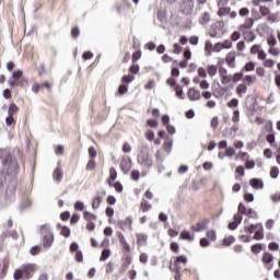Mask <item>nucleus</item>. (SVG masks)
Here are the masks:
<instances>
[{"label":"nucleus","instance_id":"60","mask_svg":"<svg viewBox=\"0 0 280 280\" xmlns=\"http://www.w3.org/2000/svg\"><path fill=\"white\" fill-rule=\"evenodd\" d=\"M176 262L177 264H187V256H185V255L177 256Z\"/></svg>","mask_w":280,"mask_h":280},{"label":"nucleus","instance_id":"58","mask_svg":"<svg viewBox=\"0 0 280 280\" xmlns=\"http://www.w3.org/2000/svg\"><path fill=\"white\" fill-rule=\"evenodd\" d=\"M233 242H235V237L234 236H230L229 238H224L223 240L224 246H231V244H233Z\"/></svg>","mask_w":280,"mask_h":280},{"label":"nucleus","instance_id":"63","mask_svg":"<svg viewBox=\"0 0 280 280\" xmlns=\"http://www.w3.org/2000/svg\"><path fill=\"white\" fill-rule=\"evenodd\" d=\"M232 121L234 124H237V121H240V112H238V109L234 110Z\"/></svg>","mask_w":280,"mask_h":280},{"label":"nucleus","instance_id":"6","mask_svg":"<svg viewBox=\"0 0 280 280\" xmlns=\"http://www.w3.org/2000/svg\"><path fill=\"white\" fill-rule=\"evenodd\" d=\"M80 248V245L77 242L71 243V253H75L74 259L78 261V264H82L84 261V255L82 254V250L78 249Z\"/></svg>","mask_w":280,"mask_h":280},{"label":"nucleus","instance_id":"61","mask_svg":"<svg viewBox=\"0 0 280 280\" xmlns=\"http://www.w3.org/2000/svg\"><path fill=\"white\" fill-rule=\"evenodd\" d=\"M185 60H191V50L189 48H186L183 54Z\"/></svg>","mask_w":280,"mask_h":280},{"label":"nucleus","instance_id":"12","mask_svg":"<svg viewBox=\"0 0 280 280\" xmlns=\"http://www.w3.org/2000/svg\"><path fill=\"white\" fill-rule=\"evenodd\" d=\"M188 98L191 102H196V101L200 100V91H197L196 89L190 88L188 90Z\"/></svg>","mask_w":280,"mask_h":280},{"label":"nucleus","instance_id":"18","mask_svg":"<svg viewBox=\"0 0 280 280\" xmlns=\"http://www.w3.org/2000/svg\"><path fill=\"white\" fill-rule=\"evenodd\" d=\"M259 226H261V223L250 224L249 226H245V233H249L250 235H253V233H255V231H257Z\"/></svg>","mask_w":280,"mask_h":280},{"label":"nucleus","instance_id":"64","mask_svg":"<svg viewBox=\"0 0 280 280\" xmlns=\"http://www.w3.org/2000/svg\"><path fill=\"white\" fill-rule=\"evenodd\" d=\"M140 176H141V173L139 171H132L131 172V178L133 180H139Z\"/></svg>","mask_w":280,"mask_h":280},{"label":"nucleus","instance_id":"51","mask_svg":"<svg viewBox=\"0 0 280 280\" xmlns=\"http://www.w3.org/2000/svg\"><path fill=\"white\" fill-rule=\"evenodd\" d=\"M248 211V208L244 206V203L240 202L238 203V213H242L243 215H246V212Z\"/></svg>","mask_w":280,"mask_h":280},{"label":"nucleus","instance_id":"25","mask_svg":"<svg viewBox=\"0 0 280 280\" xmlns=\"http://www.w3.org/2000/svg\"><path fill=\"white\" fill-rule=\"evenodd\" d=\"M58 229H60V234L63 235V237H69L71 235V230L67 226H61L60 224L57 225Z\"/></svg>","mask_w":280,"mask_h":280},{"label":"nucleus","instance_id":"43","mask_svg":"<svg viewBox=\"0 0 280 280\" xmlns=\"http://www.w3.org/2000/svg\"><path fill=\"white\" fill-rule=\"evenodd\" d=\"M5 125L7 126H16V119H14V116H8L5 118Z\"/></svg>","mask_w":280,"mask_h":280},{"label":"nucleus","instance_id":"9","mask_svg":"<svg viewBox=\"0 0 280 280\" xmlns=\"http://www.w3.org/2000/svg\"><path fill=\"white\" fill-rule=\"evenodd\" d=\"M132 167V160L130 158L122 159L120 162V170L124 172V174H128Z\"/></svg>","mask_w":280,"mask_h":280},{"label":"nucleus","instance_id":"41","mask_svg":"<svg viewBox=\"0 0 280 280\" xmlns=\"http://www.w3.org/2000/svg\"><path fill=\"white\" fill-rule=\"evenodd\" d=\"M229 82H233V75L226 74L225 77H221V83L223 85L229 84Z\"/></svg>","mask_w":280,"mask_h":280},{"label":"nucleus","instance_id":"55","mask_svg":"<svg viewBox=\"0 0 280 280\" xmlns=\"http://www.w3.org/2000/svg\"><path fill=\"white\" fill-rule=\"evenodd\" d=\"M89 155L91 159H95V156H97V150H95V147L89 148Z\"/></svg>","mask_w":280,"mask_h":280},{"label":"nucleus","instance_id":"21","mask_svg":"<svg viewBox=\"0 0 280 280\" xmlns=\"http://www.w3.org/2000/svg\"><path fill=\"white\" fill-rule=\"evenodd\" d=\"M102 200H103V197L102 196H96L94 199H93V202H92V209H100V206L102 205Z\"/></svg>","mask_w":280,"mask_h":280},{"label":"nucleus","instance_id":"59","mask_svg":"<svg viewBox=\"0 0 280 280\" xmlns=\"http://www.w3.org/2000/svg\"><path fill=\"white\" fill-rule=\"evenodd\" d=\"M74 209H75V211H82V210L84 209V202H82V201H77V202L74 203Z\"/></svg>","mask_w":280,"mask_h":280},{"label":"nucleus","instance_id":"15","mask_svg":"<svg viewBox=\"0 0 280 280\" xmlns=\"http://www.w3.org/2000/svg\"><path fill=\"white\" fill-rule=\"evenodd\" d=\"M248 91V86H246L244 83H241L236 88V93L238 97H242V95H245V93Z\"/></svg>","mask_w":280,"mask_h":280},{"label":"nucleus","instance_id":"42","mask_svg":"<svg viewBox=\"0 0 280 280\" xmlns=\"http://www.w3.org/2000/svg\"><path fill=\"white\" fill-rule=\"evenodd\" d=\"M207 237H209V240H211V242H215V240H218V235L215 233V230H210L207 232Z\"/></svg>","mask_w":280,"mask_h":280},{"label":"nucleus","instance_id":"56","mask_svg":"<svg viewBox=\"0 0 280 280\" xmlns=\"http://www.w3.org/2000/svg\"><path fill=\"white\" fill-rule=\"evenodd\" d=\"M71 36L72 38H78V36H80V27L78 26L73 27L71 31Z\"/></svg>","mask_w":280,"mask_h":280},{"label":"nucleus","instance_id":"3","mask_svg":"<svg viewBox=\"0 0 280 280\" xmlns=\"http://www.w3.org/2000/svg\"><path fill=\"white\" fill-rule=\"evenodd\" d=\"M28 82L27 79L23 77V71L22 70H15L12 73L11 80L9 81V85L14 88V86H20L21 89H25L27 86Z\"/></svg>","mask_w":280,"mask_h":280},{"label":"nucleus","instance_id":"31","mask_svg":"<svg viewBox=\"0 0 280 280\" xmlns=\"http://www.w3.org/2000/svg\"><path fill=\"white\" fill-rule=\"evenodd\" d=\"M225 60L231 69H235V56L229 55Z\"/></svg>","mask_w":280,"mask_h":280},{"label":"nucleus","instance_id":"23","mask_svg":"<svg viewBox=\"0 0 280 280\" xmlns=\"http://www.w3.org/2000/svg\"><path fill=\"white\" fill-rule=\"evenodd\" d=\"M140 209H141V211H143V213H147V211L149 209H152V205L148 203V200L142 199V201L140 203Z\"/></svg>","mask_w":280,"mask_h":280},{"label":"nucleus","instance_id":"22","mask_svg":"<svg viewBox=\"0 0 280 280\" xmlns=\"http://www.w3.org/2000/svg\"><path fill=\"white\" fill-rule=\"evenodd\" d=\"M95 167H97V162H95V159H90V161L86 164L85 170L88 172H93V170H95Z\"/></svg>","mask_w":280,"mask_h":280},{"label":"nucleus","instance_id":"17","mask_svg":"<svg viewBox=\"0 0 280 280\" xmlns=\"http://www.w3.org/2000/svg\"><path fill=\"white\" fill-rule=\"evenodd\" d=\"M136 237L139 246H143V244L148 242V236L145 234L138 233L136 234Z\"/></svg>","mask_w":280,"mask_h":280},{"label":"nucleus","instance_id":"16","mask_svg":"<svg viewBox=\"0 0 280 280\" xmlns=\"http://www.w3.org/2000/svg\"><path fill=\"white\" fill-rule=\"evenodd\" d=\"M179 237L180 240H186L187 242H194V235H191V233H189L187 230H184Z\"/></svg>","mask_w":280,"mask_h":280},{"label":"nucleus","instance_id":"24","mask_svg":"<svg viewBox=\"0 0 280 280\" xmlns=\"http://www.w3.org/2000/svg\"><path fill=\"white\" fill-rule=\"evenodd\" d=\"M83 218H84V220H86V222H92V220H97V215H95L89 211L83 212Z\"/></svg>","mask_w":280,"mask_h":280},{"label":"nucleus","instance_id":"48","mask_svg":"<svg viewBox=\"0 0 280 280\" xmlns=\"http://www.w3.org/2000/svg\"><path fill=\"white\" fill-rule=\"evenodd\" d=\"M259 11H260L261 16H268V14H270V9L268 7L261 5L259 8Z\"/></svg>","mask_w":280,"mask_h":280},{"label":"nucleus","instance_id":"30","mask_svg":"<svg viewBox=\"0 0 280 280\" xmlns=\"http://www.w3.org/2000/svg\"><path fill=\"white\" fill-rule=\"evenodd\" d=\"M230 13H231V8L223 7L219 9L218 16H226V14H230Z\"/></svg>","mask_w":280,"mask_h":280},{"label":"nucleus","instance_id":"57","mask_svg":"<svg viewBox=\"0 0 280 280\" xmlns=\"http://www.w3.org/2000/svg\"><path fill=\"white\" fill-rule=\"evenodd\" d=\"M255 167V160H248L245 163V168L246 170H253Z\"/></svg>","mask_w":280,"mask_h":280},{"label":"nucleus","instance_id":"40","mask_svg":"<svg viewBox=\"0 0 280 280\" xmlns=\"http://www.w3.org/2000/svg\"><path fill=\"white\" fill-rule=\"evenodd\" d=\"M171 250H172V253H175V255H178V253L180 250V245H178V243H176V242H172Z\"/></svg>","mask_w":280,"mask_h":280},{"label":"nucleus","instance_id":"39","mask_svg":"<svg viewBox=\"0 0 280 280\" xmlns=\"http://www.w3.org/2000/svg\"><path fill=\"white\" fill-rule=\"evenodd\" d=\"M52 177L55 180H62V171H60V168H56L52 173Z\"/></svg>","mask_w":280,"mask_h":280},{"label":"nucleus","instance_id":"47","mask_svg":"<svg viewBox=\"0 0 280 280\" xmlns=\"http://www.w3.org/2000/svg\"><path fill=\"white\" fill-rule=\"evenodd\" d=\"M218 32H222L224 30V21H219L212 25Z\"/></svg>","mask_w":280,"mask_h":280},{"label":"nucleus","instance_id":"1","mask_svg":"<svg viewBox=\"0 0 280 280\" xmlns=\"http://www.w3.org/2000/svg\"><path fill=\"white\" fill-rule=\"evenodd\" d=\"M38 266L36 264H24L21 268L15 269L13 273L14 280H30L36 275Z\"/></svg>","mask_w":280,"mask_h":280},{"label":"nucleus","instance_id":"36","mask_svg":"<svg viewBox=\"0 0 280 280\" xmlns=\"http://www.w3.org/2000/svg\"><path fill=\"white\" fill-rule=\"evenodd\" d=\"M175 95L176 97H179V100H185V96L183 95V86L180 85L175 86Z\"/></svg>","mask_w":280,"mask_h":280},{"label":"nucleus","instance_id":"38","mask_svg":"<svg viewBox=\"0 0 280 280\" xmlns=\"http://www.w3.org/2000/svg\"><path fill=\"white\" fill-rule=\"evenodd\" d=\"M242 78H244V72H236L232 75V82L236 83L240 82V80H242Z\"/></svg>","mask_w":280,"mask_h":280},{"label":"nucleus","instance_id":"27","mask_svg":"<svg viewBox=\"0 0 280 280\" xmlns=\"http://www.w3.org/2000/svg\"><path fill=\"white\" fill-rule=\"evenodd\" d=\"M212 50H213V44L211 43V40L208 39L205 45L206 56H211Z\"/></svg>","mask_w":280,"mask_h":280},{"label":"nucleus","instance_id":"50","mask_svg":"<svg viewBox=\"0 0 280 280\" xmlns=\"http://www.w3.org/2000/svg\"><path fill=\"white\" fill-rule=\"evenodd\" d=\"M270 176H271L272 178H277V177L279 176V167H277V166L271 167V170H270Z\"/></svg>","mask_w":280,"mask_h":280},{"label":"nucleus","instance_id":"45","mask_svg":"<svg viewBox=\"0 0 280 280\" xmlns=\"http://www.w3.org/2000/svg\"><path fill=\"white\" fill-rule=\"evenodd\" d=\"M237 106H240V101L237 98H232L229 103H228V107L229 108H237Z\"/></svg>","mask_w":280,"mask_h":280},{"label":"nucleus","instance_id":"37","mask_svg":"<svg viewBox=\"0 0 280 280\" xmlns=\"http://www.w3.org/2000/svg\"><path fill=\"white\" fill-rule=\"evenodd\" d=\"M135 81V77L132 74H125L121 79V82H124V84H130V82Z\"/></svg>","mask_w":280,"mask_h":280},{"label":"nucleus","instance_id":"35","mask_svg":"<svg viewBox=\"0 0 280 280\" xmlns=\"http://www.w3.org/2000/svg\"><path fill=\"white\" fill-rule=\"evenodd\" d=\"M126 93H128V85L122 83V84L119 85L117 94L118 95H126Z\"/></svg>","mask_w":280,"mask_h":280},{"label":"nucleus","instance_id":"14","mask_svg":"<svg viewBox=\"0 0 280 280\" xmlns=\"http://www.w3.org/2000/svg\"><path fill=\"white\" fill-rule=\"evenodd\" d=\"M254 240H264V225L261 223L258 225V230L254 234Z\"/></svg>","mask_w":280,"mask_h":280},{"label":"nucleus","instance_id":"46","mask_svg":"<svg viewBox=\"0 0 280 280\" xmlns=\"http://www.w3.org/2000/svg\"><path fill=\"white\" fill-rule=\"evenodd\" d=\"M243 71H255V62L253 61L247 62L244 66Z\"/></svg>","mask_w":280,"mask_h":280},{"label":"nucleus","instance_id":"52","mask_svg":"<svg viewBox=\"0 0 280 280\" xmlns=\"http://www.w3.org/2000/svg\"><path fill=\"white\" fill-rule=\"evenodd\" d=\"M225 156H235V149L233 147H229L225 149Z\"/></svg>","mask_w":280,"mask_h":280},{"label":"nucleus","instance_id":"13","mask_svg":"<svg viewBox=\"0 0 280 280\" xmlns=\"http://www.w3.org/2000/svg\"><path fill=\"white\" fill-rule=\"evenodd\" d=\"M255 25V20L253 18H248L245 20V23L242 24L238 30L242 32V30H250Z\"/></svg>","mask_w":280,"mask_h":280},{"label":"nucleus","instance_id":"28","mask_svg":"<svg viewBox=\"0 0 280 280\" xmlns=\"http://www.w3.org/2000/svg\"><path fill=\"white\" fill-rule=\"evenodd\" d=\"M110 180H117V170L115 167L109 168V178L107 179V183H110Z\"/></svg>","mask_w":280,"mask_h":280},{"label":"nucleus","instance_id":"49","mask_svg":"<svg viewBox=\"0 0 280 280\" xmlns=\"http://www.w3.org/2000/svg\"><path fill=\"white\" fill-rule=\"evenodd\" d=\"M244 200H245L246 202H254V200H255V195H253V194H250V192H246V194L244 195Z\"/></svg>","mask_w":280,"mask_h":280},{"label":"nucleus","instance_id":"19","mask_svg":"<svg viewBox=\"0 0 280 280\" xmlns=\"http://www.w3.org/2000/svg\"><path fill=\"white\" fill-rule=\"evenodd\" d=\"M16 113H19V106L16 105V103H11L9 105L8 115L14 116L16 115Z\"/></svg>","mask_w":280,"mask_h":280},{"label":"nucleus","instance_id":"4","mask_svg":"<svg viewBox=\"0 0 280 280\" xmlns=\"http://www.w3.org/2000/svg\"><path fill=\"white\" fill-rule=\"evenodd\" d=\"M138 163L143 167H152L154 162L150 159V152L148 151L147 145H142L140 148V152L138 153Z\"/></svg>","mask_w":280,"mask_h":280},{"label":"nucleus","instance_id":"29","mask_svg":"<svg viewBox=\"0 0 280 280\" xmlns=\"http://www.w3.org/2000/svg\"><path fill=\"white\" fill-rule=\"evenodd\" d=\"M272 259H273L272 254H270L268 252L264 253V255H262L264 264H272Z\"/></svg>","mask_w":280,"mask_h":280},{"label":"nucleus","instance_id":"26","mask_svg":"<svg viewBox=\"0 0 280 280\" xmlns=\"http://www.w3.org/2000/svg\"><path fill=\"white\" fill-rule=\"evenodd\" d=\"M109 187H114L118 194H121L124 191V185H121L120 182H116L115 184H112V182L108 183Z\"/></svg>","mask_w":280,"mask_h":280},{"label":"nucleus","instance_id":"8","mask_svg":"<svg viewBox=\"0 0 280 280\" xmlns=\"http://www.w3.org/2000/svg\"><path fill=\"white\" fill-rule=\"evenodd\" d=\"M117 224L121 231H126V229L132 231V218L130 217H127L124 221H118Z\"/></svg>","mask_w":280,"mask_h":280},{"label":"nucleus","instance_id":"34","mask_svg":"<svg viewBox=\"0 0 280 280\" xmlns=\"http://www.w3.org/2000/svg\"><path fill=\"white\" fill-rule=\"evenodd\" d=\"M218 73V66L211 65L208 66V74L213 78Z\"/></svg>","mask_w":280,"mask_h":280},{"label":"nucleus","instance_id":"5","mask_svg":"<svg viewBox=\"0 0 280 280\" xmlns=\"http://www.w3.org/2000/svg\"><path fill=\"white\" fill-rule=\"evenodd\" d=\"M42 235L43 237V244L45 248H49L51 247V245L54 244V234L51 233V231H49L48 226L43 225L42 226Z\"/></svg>","mask_w":280,"mask_h":280},{"label":"nucleus","instance_id":"10","mask_svg":"<svg viewBox=\"0 0 280 280\" xmlns=\"http://www.w3.org/2000/svg\"><path fill=\"white\" fill-rule=\"evenodd\" d=\"M207 224H209V219H205L201 222H198L196 225L191 226V231L195 233H200V231H205L207 229Z\"/></svg>","mask_w":280,"mask_h":280},{"label":"nucleus","instance_id":"32","mask_svg":"<svg viewBox=\"0 0 280 280\" xmlns=\"http://www.w3.org/2000/svg\"><path fill=\"white\" fill-rule=\"evenodd\" d=\"M110 257V249H103L100 261H106Z\"/></svg>","mask_w":280,"mask_h":280},{"label":"nucleus","instance_id":"20","mask_svg":"<svg viewBox=\"0 0 280 280\" xmlns=\"http://www.w3.org/2000/svg\"><path fill=\"white\" fill-rule=\"evenodd\" d=\"M250 249H252V253H254V255H259V253H261V250L264 249V244L261 243L254 244Z\"/></svg>","mask_w":280,"mask_h":280},{"label":"nucleus","instance_id":"11","mask_svg":"<svg viewBox=\"0 0 280 280\" xmlns=\"http://www.w3.org/2000/svg\"><path fill=\"white\" fill-rule=\"evenodd\" d=\"M249 185L253 189H264V180L261 178H252Z\"/></svg>","mask_w":280,"mask_h":280},{"label":"nucleus","instance_id":"53","mask_svg":"<svg viewBox=\"0 0 280 280\" xmlns=\"http://www.w3.org/2000/svg\"><path fill=\"white\" fill-rule=\"evenodd\" d=\"M259 49H261V45L255 44L250 48V54L252 55L258 54L260 51Z\"/></svg>","mask_w":280,"mask_h":280},{"label":"nucleus","instance_id":"7","mask_svg":"<svg viewBox=\"0 0 280 280\" xmlns=\"http://www.w3.org/2000/svg\"><path fill=\"white\" fill-rule=\"evenodd\" d=\"M179 8L182 14H191L194 12V0H183Z\"/></svg>","mask_w":280,"mask_h":280},{"label":"nucleus","instance_id":"62","mask_svg":"<svg viewBox=\"0 0 280 280\" xmlns=\"http://www.w3.org/2000/svg\"><path fill=\"white\" fill-rule=\"evenodd\" d=\"M139 65H132V66H130V68H129V71H130V73H133L135 75H137V73H139Z\"/></svg>","mask_w":280,"mask_h":280},{"label":"nucleus","instance_id":"54","mask_svg":"<svg viewBox=\"0 0 280 280\" xmlns=\"http://www.w3.org/2000/svg\"><path fill=\"white\" fill-rule=\"evenodd\" d=\"M147 125L149 128H156L159 126V122L155 119H148Z\"/></svg>","mask_w":280,"mask_h":280},{"label":"nucleus","instance_id":"2","mask_svg":"<svg viewBox=\"0 0 280 280\" xmlns=\"http://www.w3.org/2000/svg\"><path fill=\"white\" fill-rule=\"evenodd\" d=\"M28 82L27 79L23 77V71L22 70H15L12 73L11 80L9 81V85L14 88V86H20L21 89H25L27 86Z\"/></svg>","mask_w":280,"mask_h":280},{"label":"nucleus","instance_id":"44","mask_svg":"<svg viewBox=\"0 0 280 280\" xmlns=\"http://www.w3.org/2000/svg\"><path fill=\"white\" fill-rule=\"evenodd\" d=\"M209 21H211V16L209 15L208 12H205L203 15L200 19V23L202 25H206V23H209Z\"/></svg>","mask_w":280,"mask_h":280},{"label":"nucleus","instance_id":"33","mask_svg":"<svg viewBox=\"0 0 280 280\" xmlns=\"http://www.w3.org/2000/svg\"><path fill=\"white\" fill-rule=\"evenodd\" d=\"M174 143V140H168V141H165L163 147H164V150L167 154H170L172 152V145Z\"/></svg>","mask_w":280,"mask_h":280}]
</instances>
